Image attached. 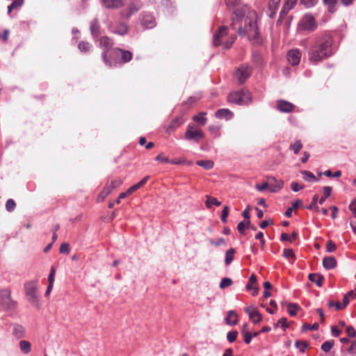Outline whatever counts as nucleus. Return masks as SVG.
Returning <instances> with one entry per match:
<instances>
[{"label":"nucleus","mask_w":356,"mask_h":356,"mask_svg":"<svg viewBox=\"0 0 356 356\" xmlns=\"http://www.w3.org/2000/svg\"><path fill=\"white\" fill-rule=\"evenodd\" d=\"M257 17L254 10L244 6L232 13L231 27L239 35H247L250 40L257 39L259 36Z\"/></svg>","instance_id":"obj_1"},{"label":"nucleus","mask_w":356,"mask_h":356,"mask_svg":"<svg viewBox=\"0 0 356 356\" xmlns=\"http://www.w3.org/2000/svg\"><path fill=\"white\" fill-rule=\"evenodd\" d=\"M333 40L330 36H324L311 43L308 51V60L313 64L328 58L333 54Z\"/></svg>","instance_id":"obj_2"},{"label":"nucleus","mask_w":356,"mask_h":356,"mask_svg":"<svg viewBox=\"0 0 356 356\" xmlns=\"http://www.w3.org/2000/svg\"><path fill=\"white\" fill-rule=\"evenodd\" d=\"M236 39L235 35H228V28L222 26L219 27L214 34L213 44L215 47L222 46L224 49H229Z\"/></svg>","instance_id":"obj_3"},{"label":"nucleus","mask_w":356,"mask_h":356,"mask_svg":"<svg viewBox=\"0 0 356 356\" xmlns=\"http://www.w3.org/2000/svg\"><path fill=\"white\" fill-rule=\"evenodd\" d=\"M227 101L238 105H245L252 102V95L246 89L234 91L229 93Z\"/></svg>","instance_id":"obj_4"},{"label":"nucleus","mask_w":356,"mask_h":356,"mask_svg":"<svg viewBox=\"0 0 356 356\" xmlns=\"http://www.w3.org/2000/svg\"><path fill=\"white\" fill-rule=\"evenodd\" d=\"M204 138V134L200 128L193 123H189L184 134V139L198 143Z\"/></svg>","instance_id":"obj_5"},{"label":"nucleus","mask_w":356,"mask_h":356,"mask_svg":"<svg viewBox=\"0 0 356 356\" xmlns=\"http://www.w3.org/2000/svg\"><path fill=\"white\" fill-rule=\"evenodd\" d=\"M24 289L29 302L32 305H36L38 302L37 281L26 282L24 284Z\"/></svg>","instance_id":"obj_6"},{"label":"nucleus","mask_w":356,"mask_h":356,"mask_svg":"<svg viewBox=\"0 0 356 356\" xmlns=\"http://www.w3.org/2000/svg\"><path fill=\"white\" fill-rule=\"evenodd\" d=\"M114 42L113 39L108 36H102L99 39V47L104 49L102 54V57L104 63L111 67L112 65L111 60L108 57V50L113 47Z\"/></svg>","instance_id":"obj_7"},{"label":"nucleus","mask_w":356,"mask_h":356,"mask_svg":"<svg viewBox=\"0 0 356 356\" xmlns=\"http://www.w3.org/2000/svg\"><path fill=\"white\" fill-rule=\"evenodd\" d=\"M283 186V181L281 180H277L275 177H270L268 178V181L264 183L262 185L257 184L255 188L259 191H264L268 188L270 192H276L282 188Z\"/></svg>","instance_id":"obj_8"},{"label":"nucleus","mask_w":356,"mask_h":356,"mask_svg":"<svg viewBox=\"0 0 356 356\" xmlns=\"http://www.w3.org/2000/svg\"><path fill=\"white\" fill-rule=\"evenodd\" d=\"M141 8V3L139 0H131L128 5L127 9L121 11L120 15L124 19H129L133 14L137 13Z\"/></svg>","instance_id":"obj_9"},{"label":"nucleus","mask_w":356,"mask_h":356,"mask_svg":"<svg viewBox=\"0 0 356 356\" xmlns=\"http://www.w3.org/2000/svg\"><path fill=\"white\" fill-rule=\"evenodd\" d=\"M251 70L247 65H241L236 71L234 76L240 83H243L250 76Z\"/></svg>","instance_id":"obj_10"},{"label":"nucleus","mask_w":356,"mask_h":356,"mask_svg":"<svg viewBox=\"0 0 356 356\" xmlns=\"http://www.w3.org/2000/svg\"><path fill=\"white\" fill-rule=\"evenodd\" d=\"M109 29L113 33L120 35H124L127 33L129 26L124 22H118L115 23H111L109 26Z\"/></svg>","instance_id":"obj_11"},{"label":"nucleus","mask_w":356,"mask_h":356,"mask_svg":"<svg viewBox=\"0 0 356 356\" xmlns=\"http://www.w3.org/2000/svg\"><path fill=\"white\" fill-rule=\"evenodd\" d=\"M0 302L5 308H10L14 305L9 290L3 289L0 291Z\"/></svg>","instance_id":"obj_12"},{"label":"nucleus","mask_w":356,"mask_h":356,"mask_svg":"<svg viewBox=\"0 0 356 356\" xmlns=\"http://www.w3.org/2000/svg\"><path fill=\"white\" fill-rule=\"evenodd\" d=\"M303 29L308 31H314L317 27V23L314 17L311 15H306L302 19Z\"/></svg>","instance_id":"obj_13"},{"label":"nucleus","mask_w":356,"mask_h":356,"mask_svg":"<svg viewBox=\"0 0 356 356\" xmlns=\"http://www.w3.org/2000/svg\"><path fill=\"white\" fill-rule=\"evenodd\" d=\"M288 61L291 65H297L299 64L301 58V53L299 49H291L287 54Z\"/></svg>","instance_id":"obj_14"},{"label":"nucleus","mask_w":356,"mask_h":356,"mask_svg":"<svg viewBox=\"0 0 356 356\" xmlns=\"http://www.w3.org/2000/svg\"><path fill=\"white\" fill-rule=\"evenodd\" d=\"M244 311L249 315V318L254 324H257L262 321V315L254 307H245Z\"/></svg>","instance_id":"obj_15"},{"label":"nucleus","mask_w":356,"mask_h":356,"mask_svg":"<svg viewBox=\"0 0 356 356\" xmlns=\"http://www.w3.org/2000/svg\"><path fill=\"white\" fill-rule=\"evenodd\" d=\"M113 51L116 56H120L121 60L123 63L129 62L133 58L132 53L128 50L117 47L113 49Z\"/></svg>","instance_id":"obj_16"},{"label":"nucleus","mask_w":356,"mask_h":356,"mask_svg":"<svg viewBox=\"0 0 356 356\" xmlns=\"http://www.w3.org/2000/svg\"><path fill=\"white\" fill-rule=\"evenodd\" d=\"M295 106L287 101L285 100H279L277 102V108L282 113H290L293 111Z\"/></svg>","instance_id":"obj_17"},{"label":"nucleus","mask_w":356,"mask_h":356,"mask_svg":"<svg viewBox=\"0 0 356 356\" xmlns=\"http://www.w3.org/2000/svg\"><path fill=\"white\" fill-rule=\"evenodd\" d=\"M297 0H285L283 7L280 13V18H284L293 7L296 5Z\"/></svg>","instance_id":"obj_18"},{"label":"nucleus","mask_w":356,"mask_h":356,"mask_svg":"<svg viewBox=\"0 0 356 356\" xmlns=\"http://www.w3.org/2000/svg\"><path fill=\"white\" fill-rule=\"evenodd\" d=\"M142 17V24L146 28L151 29L155 26V19L151 14L143 13Z\"/></svg>","instance_id":"obj_19"},{"label":"nucleus","mask_w":356,"mask_h":356,"mask_svg":"<svg viewBox=\"0 0 356 356\" xmlns=\"http://www.w3.org/2000/svg\"><path fill=\"white\" fill-rule=\"evenodd\" d=\"M185 119L183 116H178L173 119L166 129L168 133H170L183 124Z\"/></svg>","instance_id":"obj_20"},{"label":"nucleus","mask_w":356,"mask_h":356,"mask_svg":"<svg viewBox=\"0 0 356 356\" xmlns=\"http://www.w3.org/2000/svg\"><path fill=\"white\" fill-rule=\"evenodd\" d=\"M280 1L281 0H270L267 10V14L270 18H273L275 17L280 6Z\"/></svg>","instance_id":"obj_21"},{"label":"nucleus","mask_w":356,"mask_h":356,"mask_svg":"<svg viewBox=\"0 0 356 356\" xmlns=\"http://www.w3.org/2000/svg\"><path fill=\"white\" fill-rule=\"evenodd\" d=\"M215 115L219 119L229 120L233 118L234 113L227 108H220L216 112Z\"/></svg>","instance_id":"obj_22"},{"label":"nucleus","mask_w":356,"mask_h":356,"mask_svg":"<svg viewBox=\"0 0 356 356\" xmlns=\"http://www.w3.org/2000/svg\"><path fill=\"white\" fill-rule=\"evenodd\" d=\"M113 191V190L108 185V184H106V186L103 188L102 191L98 195L97 197V202H102Z\"/></svg>","instance_id":"obj_23"},{"label":"nucleus","mask_w":356,"mask_h":356,"mask_svg":"<svg viewBox=\"0 0 356 356\" xmlns=\"http://www.w3.org/2000/svg\"><path fill=\"white\" fill-rule=\"evenodd\" d=\"M238 315L235 311L231 310L227 313V316L225 318L227 324L229 325H235L238 323Z\"/></svg>","instance_id":"obj_24"},{"label":"nucleus","mask_w":356,"mask_h":356,"mask_svg":"<svg viewBox=\"0 0 356 356\" xmlns=\"http://www.w3.org/2000/svg\"><path fill=\"white\" fill-rule=\"evenodd\" d=\"M323 265L325 268L332 269L337 266V260L334 257H327L323 260Z\"/></svg>","instance_id":"obj_25"},{"label":"nucleus","mask_w":356,"mask_h":356,"mask_svg":"<svg viewBox=\"0 0 356 356\" xmlns=\"http://www.w3.org/2000/svg\"><path fill=\"white\" fill-rule=\"evenodd\" d=\"M149 179V176H146V177H143L138 183L133 185L129 188H128V190H127L128 193L131 195L134 192L136 191L138 189H139L140 188L143 186L147 183V181H148Z\"/></svg>","instance_id":"obj_26"},{"label":"nucleus","mask_w":356,"mask_h":356,"mask_svg":"<svg viewBox=\"0 0 356 356\" xmlns=\"http://www.w3.org/2000/svg\"><path fill=\"white\" fill-rule=\"evenodd\" d=\"M149 179V176H146V177H143L138 183L133 185L129 188H128V190H127L128 193L131 195L134 192L136 191L138 189H139L140 188L143 186L147 183V181H148Z\"/></svg>","instance_id":"obj_27"},{"label":"nucleus","mask_w":356,"mask_h":356,"mask_svg":"<svg viewBox=\"0 0 356 356\" xmlns=\"http://www.w3.org/2000/svg\"><path fill=\"white\" fill-rule=\"evenodd\" d=\"M25 334L24 327L19 324H15L13 325V334L17 339L22 338Z\"/></svg>","instance_id":"obj_28"},{"label":"nucleus","mask_w":356,"mask_h":356,"mask_svg":"<svg viewBox=\"0 0 356 356\" xmlns=\"http://www.w3.org/2000/svg\"><path fill=\"white\" fill-rule=\"evenodd\" d=\"M105 6L108 8H118L122 6L121 0H103Z\"/></svg>","instance_id":"obj_29"},{"label":"nucleus","mask_w":356,"mask_h":356,"mask_svg":"<svg viewBox=\"0 0 356 356\" xmlns=\"http://www.w3.org/2000/svg\"><path fill=\"white\" fill-rule=\"evenodd\" d=\"M206 115H207V113L200 112L197 115H194L193 117V121L197 122L200 125L204 126L206 124V123L207 122V118L205 117Z\"/></svg>","instance_id":"obj_30"},{"label":"nucleus","mask_w":356,"mask_h":356,"mask_svg":"<svg viewBox=\"0 0 356 356\" xmlns=\"http://www.w3.org/2000/svg\"><path fill=\"white\" fill-rule=\"evenodd\" d=\"M20 350L24 354H28L31 350V344L29 341L26 340H22L19 343Z\"/></svg>","instance_id":"obj_31"},{"label":"nucleus","mask_w":356,"mask_h":356,"mask_svg":"<svg viewBox=\"0 0 356 356\" xmlns=\"http://www.w3.org/2000/svg\"><path fill=\"white\" fill-rule=\"evenodd\" d=\"M309 280L316 283L318 286H321L323 284V277L318 274L310 273L308 276Z\"/></svg>","instance_id":"obj_32"},{"label":"nucleus","mask_w":356,"mask_h":356,"mask_svg":"<svg viewBox=\"0 0 356 356\" xmlns=\"http://www.w3.org/2000/svg\"><path fill=\"white\" fill-rule=\"evenodd\" d=\"M323 2L327 6V10L330 13H333L337 10L338 0H323Z\"/></svg>","instance_id":"obj_33"},{"label":"nucleus","mask_w":356,"mask_h":356,"mask_svg":"<svg viewBox=\"0 0 356 356\" xmlns=\"http://www.w3.org/2000/svg\"><path fill=\"white\" fill-rule=\"evenodd\" d=\"M207 200L205 202V205L207 208H211L212 205H216L219 207L221 205V202L218 201L216 197H213L210 195H207Z\"/></svg>","instance_id":"obj_34"},{"label":"nucleus","mask_w":356,"mask_h":356,"mask_svg":"<svg viewBox=\"0 0 356 356\" xmlns=\"http://www.w3.org/2000/svg\"><path fill=\"white\" fill-rule=\"evenodd\" d=\"M236 250L234 248H229L225 253V263L226 265H229L232 263L234 258V254Z\"/></svg>","instance_id":"obj_35"},{"label":"nucleus","mask_w":356,"mask_h":356,"mask_svg":"<svg viewBox=\"0 0 356 356\" xmlns=\"http://www.w3.org/2000/svg\"><path fill=\"white\" fill-rule=\"evenodd\" d=\"M196 164L206 170L211 169L214 165L213 162L210 160H200L196 162Z\"/></svg>","instance_id":"obj_36"},{"label":"nucleus","mask_w":356,"mask_h":356,"mask_svg":"<svg viewBox=\"0 0 356 356\" xmlns=\"http://www.w3.org/2000/svg\"><path fill=\"white\" fill-rule=\"evenodd\" d=\"M99 24L97 19L93 20L90 24V31L92 35L98 36L100 33L99 32Z\"/></svg>","instance_id":"obj_37"},{"label":"nucleus","mask_w":356,"mask_h":356,"mask_svg":"<svg viewBox=\"0 0 356 356\" xmlns=\"http://www.w3.org/2000/svg\"><path fill=\"white\" fill-rule=\"evenodd\" d=\"M301 173L303 175V179L307 181H318L316 177L310 171L302 170L301 171Z\"/></svg>","instance_id":"obj_38"},{"label":"nucleus","mask_w":356,"mask_h":356,"mask_svg":"<svg viewBox=\"0 0 356 356\" xmlns=\"http://www.w3.org/2000/svg\"><path fill=\"white\" fill-rule=\"evenodd\" d=\"M323 191L325 195L321 197V199L318 200L320 204H323L325 201L326 198L330 196L332 188L330 186H324L323 188Z\"/></svg>","instance_id":"obj_39"},{"label":"nucleus","mask_w":356,"mask_h":356,"mask_svg":"<svg viewBox=\"0 0 356 356\" xmlns=\"http://www.w3.org/2000/svg\"><path fill=\"white\" fill-rule=\"evenodd\" d=\"M107 184L113 190H114L122 184V179L120 177H116Z\"/></svg>","instance_id":"obj_40"},{"label":"nucleus","mask_w":356,"mask_h":356,"mask_svg":"<svg viewBox=\"0 0 356 356\" xmlns=\"http://www.w3.org/2000/svg\"><path fill=\"white\" fill-rule=\"evenodd\" d=\"M91 47L92 45L89 42L85 41L80 42L78 45L79 49L83 53L88 52L90 50Z\"/></svg>","instance_id":"obj_41"},{"label":"nucleus","mask_w":356,"mask_h":356,"mask_svg":"<svg viewBox=\"0 0 356 356\" xmlns=\"http://www.w3.org/2000/svg\"><path fill=\"white\" fill-rule=\"evenodd\" d=\"M302 147V144L300 140H297L293 144H291L289 149L293 151L294 154H298Z\"/></svg>","instance_id":"obj_42"},{"label":"nucleus","mask_w":356,"mask_h":356,"mask_svg":"<svg viewBox=\"0 0 356 356\" xmlns=\"http://www.w3.org/2000/svg\"><path fill=\"white\" fill-rule=\"evenodd\" d=\"M300 309V307L295 303H289L287 306L288 312L291 316H296L297 311Z\"/></svg>","instance_id":"obj_43"},{"label":"nucleus","mask_w":356,"mask_h":356,"mask_svg":"<svg viewBox=\"0 0 356 356\" xmlns=\"http://www.w3.org/2000/svg\"><path fill=\"white\" fill-rule=\"evenodd\" d=\"M257 276L254 274H252L249 278L248 284L246 285V289L248 291L252 290L254 286H257Z\"/></svg>","instance_id":"obj_44"},{"label":"nucleus","mask_w":356,"mask_h":356,"mask_svg":"<svg viewBox=\"0 0 356 356\" xmlns=\"http://www.w3.org/2000/svg\"><path fill=\"white\" fill-rule=\"evenodd\" d=\"M334 340L326 341L321 345V349L324 352L328 353L332 348V347L334 346Z\"/></svg>","instance_id":"obj_45"},{"label":"nucleus","mask_w":356,"mask_h":356,"mask_svg":"<svg viewBox=\"0 0 356 356\" xmlns=\"http://www.w3.org/2000/svg\"><path fill=\"white\" fill-rule=\"evenodd\" d=\"M24 0H14L13 2L8 6V13L12 10L18 9L24 4Z\"/></svg>","instance_id":"obj_46"},{"label":"nucleus","mask_w":356,"mask_h":356,"mask_svg":"<svg viewBox=\"0 0 356 356\" xmlns=\"http://www.w3.org/2000/svg\"><path fill=\"white\" fill-rule=\"evenodd\" d=\"M318 200V195H314L311 204L309 206H307L306 208L309 210L314 209L316 211H318L319 207L317 206Z\"/></svg>","instance_id":"obj_47"},{"label":"nucleus","mask_w":356,"mask_h":356,"mask_svg":"<svg viewBox=\"0 0 356 356\" xmlns=\"http://www.w3.org/2000/svg\"><path fill=\"white\" fill-rule=\"evenodd\" d=\"M233 282L230 278L225 277L222 279L220 283V288L222 289H224L228 286H230L232 285Z\"/></svg>","instance_id":"obj_48"},{"label":"nucleus","mask_w":356,"mask_h":356,"mask_svg":"<svg viewBox=\"0 0 356 356\" xmlns=\"http://www.w3.org/2000/svg\"><path fill=\"white\" fill-rule=\"evenodd\" d=\"M16 207V203L13 199H8L6 202V209L8 212L13 211Z\"/></svg>","instance_id":"obj_49"},{"label":"nucleus","mask_w":356,"mask_h":356,"mask_svg":"<svg viewBox=\"0 0 356 356\" xmlns=\"http://www.w3.org/2000/svg\"><path fill=\"white\" fill-rule=\"evenodd\" d=\"M318 328H319V325L317 323H314L312 325H308V324H304L302 326V330L303 332H305V331H307L308 330H317Z\"/></svg>","instance_id":"obj_50"},{"label":"nucleus","mask_w":356,"mask_h":356,"mask_svg":"<svg viewBox=\"0 0 356 356\" xmlns=\"http://www.w3.org/2000/svg\"><path fill=\"white\" fill-rule=\"evenodd\" d=\"M237 336H238V332L237 331H236V330L231 331V332H229L227 333V339L229 342L232 343V342L236 341V339L237 338Z\"/></svg>","instance_id":"obj_51"},{"label":"nucleus","mask_w":356,"mask_h":356,"mask_svg":"<svg viewBox=\"0 0 356 356\" xmlns=\"http://www.w3.org/2000/svg\"><path fill=\"white\" fill-rule=\"evenodd\" d=\"M296 347L299 348L302 353H304L307 347L308 346V343L306 341H296L295 343Z\"/></svg>","instance_id":"obj_52"},{"label":"nucleus","mask_w":356,"mask_h":356,"mask_svg":"<svg viewBox=\"0 0 356 356\" xmlns=\"http://www.w3.org/2000/svg\"><path fill=\"white\" fill-rule=\"evenodd\" d=\"M242 334L244 336V341L245 343L248 344L250 343L252 339V332H249L246 330H242Z\"/></svg>","instance_id":"obj_53"},{"label":"nucleus","mask_w":356,"mask_h":356,"mask_svg":"<svg viewBox=\"0 0 356 356\" xmlns=\"http://www.w3.org/2000/svg\"><path fill=\"white\" fill-rule=\"evenodd\" d=\"M228 214H229V207L227 206H225L222 211V214H221V218H220L222 222H224V223L227 222Z\"/></svg>","instance_id":"obj_54"},{"label":"nucleus","mask_w":356,"mask_h":356,"mask_svg":"<svg viewBox=\"0 0 356 356\" xmlns=\"http://www.w3.org/2000/svg\"><path fill=\"white\" fill-rule=\"evenodd\" d=\"M326 249L327 252H332L336 250L337 246L332 241L330 240L326 243Z\"/></svg>","instance_id":"obj_55"},{"label":"nucleus","mask_w":356,"mask_h":356,"mask_svg":"<svg viewBox=\"0 0 356 356\" xmlns=\"http://www.w3.org/2000/svg\"><path fill=\"white\" fill-rule=\"evenodd\" d=\"M155 160L161 163H170V159L163 153H161L155 157Z\"/></svg>","instance_id":"obj_56"},{"label":"nucleus","mask_w":356,"mask_h":356,"mask_svg":"<svg viewBox=\"0 0 356 356\" xmlns=\"http://www.w3.org/2000/svg\"><path fill=\"white\" fill-rule=\"evenodd\" d=\"M60 252L62 254H68L70 252V245L67 243H63L60 245Z\"/></svg>","instance_id":"obj_57"},{"label":"nucleus","mask_w":356,"mask_h":356,"mask_svg":"<svg viewBox=\"0 0 356 356\" xmlns=\"http://www.w3.org/2000/svg\"><path fill=\"white\" fill-rule=\"evenodd\" d=\"M346 332L348 336L350 337H356V330L351 325L348 326L346 327Z\"/></svg>","instance_id":"obj_58"},{"label":"nucleus","mask_w":356,"mask_h":356,"mask_svg":"<svg viewBox=\"0 0 356 356\" xmlns=\"http://www.w3.org/2000/svg\"><path fill=\"white\" fill-rule=\"evenodd\" d=\"M283 255L286 258H294L295 254L291 249H284L283 251Z\"/></svg>","instance_id":"obj_59"},{"label":"nucleus","mask_w":356,"mask_h":356,"mask_svg":"<svg viewBox=\"0 0 356 356\" xmlns=\"http://www.w3.org/2000/svg\"><path fill=\"white\" fill-rule=\"evenodd\" d=\"M209 243L215 246H220L225 244V241L223 238H219L217 241L209 240Z\"/></svg>","instance_id":"obj_60"},{"label":"nucleus","mask_w":356,"mask_h":356,"mask_svg":"<svg viewBox=\"0 0 356 356\" xmlns=\"http://www.w3.org/2000/svg\"><path fill=\"white\" fill-rule=\"evenodd\" d=\"M279 325H281V326L282 327L283 330H284L287 327H288V325H287V320L286 318H281L278 322L275 324V327H277Z\"/></svg>","instance_id":"obj_61"},{"label":"nucleus","mask_w":356,"mask_h":356,"mask_svg":"<svg viewBox=\"0 0 356 356\" xmlns=\"http://www.w3.org/2000/svg\"><path fill=\"white\" fill-rule=\"evenodd\" d=\"M225 2L228 8H233L239 3L240 0H225Z\"/></svg>","instance_id":"obj_62"},{"label":"nucleus","mask_w":356,"mask_h":356,"mask_svg":"<svg viewBox=\"0 0 356 356\" xmlns=\"http://www.w3.org/2000/svg\"><path fill=\"white\" fill-rule=\"evenodd\" d=\"M349 209L352 211L353 215L354 216V217L356 218V200H353L350 203V204L349 206Z\"/></svg>","instance_id":"obj_63"},{"label":"nucleus","mask_w":356,"mask_h":356,"mask_svg":"<svg viewBox=\"0 0 356 356\" xmlns=\"http://www.w3.org/2000/svg\"><path fill=\"white\" fill-rule=\"evenodd\" d=\"M348 352L350 354H356V340L354 341L348 348Z\"/></svg>","instance_id":"obj_64"}]
</instances>
